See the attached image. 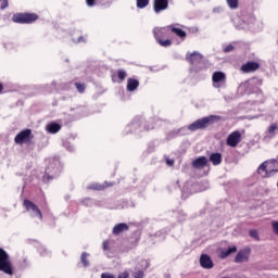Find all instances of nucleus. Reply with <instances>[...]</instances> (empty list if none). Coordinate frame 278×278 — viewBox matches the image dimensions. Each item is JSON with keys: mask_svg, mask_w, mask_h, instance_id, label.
<instances>
[{"mask_svg": "<svg viewBox=\"0 0 278 278\" xmlns=\"http://www.w3.org/2000/svg\"><path fill=\"white\" fill-rule=\"evenodd\" d=\"M153 35L160 47L168 48L173 45L170 39H166L170 37V26L155 27L153 29Z\"/></svg>", "mask_w": 278, "mask_h": 278, "instance_id": "nucleus-1", "label": "nucleus"}, {"mask_svg": "<svg viewBox=\"0 0 278 278\" xmlns=\"http://www.w3.org/2000/svg\"><path fill=\"white\" fill-rule=\"evenodd\" d=\"M223 117L219 115H210L203 118H200L188 126L189 131H197L199 129H207L210 125H214V123H218Z\"/></svg>", "mask_w": 278, "mask_h": 278, "instance_id": "nucleus-2", "label": "nucleus"}, {"mask_svg": "<svg viewBox=\"0 0 278 278\" xmlns=\"http://www.w3.org/2000/svg\"><path fill=\"white\" fill-rule=\"evenodd\" d=\"M275 173H278L277 160L265 161L257 168V174L265 179H267L268 177H273Z\"/></svg>", "mask_w": 278, "mask_h": 278, "instance_id": "nucleus-3", "label": "nucleus"}, {"mask_svg": "<svg viewBox=\"0 0 278 278\" xmlns=\"http://www.w3.org/2000/svg\"><path fill=\"white\" fill-rule=\"evenodd\" d=\"M60 173H62V163H60L58 159H52L46 168V174L42 179L45 182L51 181V179H55Z\"/></svg>", "mask_w": 278, "mask_h": 278, "instance_id": "nucleus-4", "label": "nucleus"}, {"mask_svg": "<svg viewBox=\"0 0 278 278\" xmlns=\"http://www.w3.org/2000/svg\"><path fill=\"white\" fill-rule=\"evenodd\" d=\"M144 121L141 117H136L132 122L126 127V134H138V131H150V129H155V126H142Z\"/></svg>", "mask_w": 278, "mask_h": 278, "instance_id": "nucleus-5", "label": "nucleus"}, {"mask_svg": "<svg viewBox=\"0 0 278 278\" xmlns=\"http://www.w3.org/2000/svg\"><path fill=\"white\" fill-rule=\"evenodd\" d=\"M0 270L5 275H14V268L12 267V262L10 261V255L5 250L0 248Z\"/></svg>", "mask_w": 278, "mask_h": 278, "instance_id": "nucleus-6", "label": "nucleus"}, {"mask_svg": "<svg viewBox=\"0 0 278 278\" xmlns=\"http://www.w3.org/2000/svg\"><path fill=\"white\" fill-rule=\"evenodd\" d=\"M13 23H34V21H38V15L36 13H17L12 17Z\"/></svg>", "mask_w": 278, "mask_h": 278, "instance_id": "nucleus-7", "label": "nucleus"}, {"mask_svg": "<svg viewBox=\"0 0 278 278\" xmlns=\"http://www.w3.org/2000/svg\"><path fill=\"white\" fill-rule=\"evenodd\" d=\"M24 207L26 212H29L31 216H38L40 220H42V212L40 208H38V205H36L34 202L29 200H24Z\"/></svg>", "mask_w": 278, "mask_h": 278, "instance_id": "nucleus-8", "label": "nucleus"}, {"mask_svg": "<svg viewBox=\"0 0 278 278\" xmlns=\"http://www.w3.org/2000/svg\"><path fill=\"white\" fill-rule=\"evenodd\" d=\"M213 87L223 88L227 83V75L223 72H215L212 76Z\"/></svg>", "mask_w": 278, "mask_h": 278, "instance_id": "nucleus-9", "label": "nucleus"}, {"mask_svg": "<svg viewBox=\"0 0 278 278\" xmlns=\"http://www.w3.org/2000/svg\"><path fill=\"white\" fill-rule=\"evenodd\" d=\"M241 141H242V134H240V131L238 130H235L230 135H228L226 144L228 147L236 148V146L240 144Z\"/></svg>", "mask_w": 278, "mask_h": 278, "instance_id": "nucleus-10", "label": "nucleus"}, {"mask_svg": "<svg viewBox=\"0 0 278 278\" xmlns=\"http://www.w3.org/2000/svg\"><path fill=\"white\" fill-rule=\"evenodd\" d=\"M14 140L15 144H25V142H29V140H31V129L22 130L15 136Z\"/></svg>", "mask_w": 278, "mask_h": 278, "instance_id": "nucleus-11", "label": "nucleus"}, {"mask_svg": "<svg viewBox=\"0 0 278 278\" xmlns=\"http://www.w3.org/2000/svg\"><path fill=\"white\" fill-rule=\"evenodd\" d=\"M187 61L191 63L192 66H199L203 61V55L197 51L187 54Z\"/></svg>", "mask_w": 278, "mask_h": 278, "instance_id": "nucleus-12", "label": "nucleus"}, {"mask_svg": "<svg viewBox=\"0 0 278 278\" xmlns=\"http://www.w3.org/2000/svg\"><path fill=\"white\" fill-rule=\"evenodd\" d=\"M249 255H251V249L240 250L235 257L236 264H242V262H249Z\"/></svg>", "mask_w": 278, "mask_h": 278, "instance_id": "nucleus-13", "label": "nucleus"}, {"mask_svg": "<svg viewBox=\"0 0 278 278\" xmlns=\"http://www.w3.org/2000/svg\"><path fill=\"white\" fill-rule=\"evenodd\" d=\"M153 10L155 14H160V12L168 10V0H153Z\"/></svg>", "mask_w": 278, "mask_h": 278, "instance_id": "nucleus-14", "label": "nucleus"}, {"mask_svg": "<svg viewBox=\"0 0 278 278\" xmlns=\"http://www.w3.org/2000/svg\"><path fill=\"white\" fill-rule=\"evenodd\" d=\"M200 266L202 268H205L206 270H211V268H214V262L212 261V257L207 254H202L200 256Z\"/></svg>", "mask_w": 278, "mask_h": 278, "instance_id": "nucleus-15", "label": "nucleus"}, {"mask_svg": "<svg viewBox=\"0 0 278 278\" xmlns=\"http://www.w3.org/2000/svg\"><path fill=\"white\" fill-rule=\"evenodd\" d=\"M260 68V63L255 61H249L241 66L242 73H255Z\"/></svg>", "mask_w": 278, "mask_h": 278, "instance_id": "nucleus-16", "label": "nucleus"}, {"mask_svg": "<svg viewBox=\"0 0 278 278\" xmlns=\"http://www.w3.org/2000/svg\"><path fill=\"white\" fill-rule=\"evenodd\" d=\"M278 132V124L273 123L270 126L267 128V131L265 132L264 140L268 142V140H273L275 136H277Z\"/></svg>", "mask_w": 278, "mask_h": 278, "instance_id": "nucleus-17", "label": "nucleus"}, {"mask_svg": "<svg viewBox=\"0 0 278 278\" xmlns=\"http://www.w3.org/2000/svg\"><path fill=\"white\" fill-rule=\"evenodd\" d=\"M207 163L208 161L205 156H199L194 159L191 164L197 170H201V168H205V166H207Z\"/></svg>", "mask_w": 278, "mask_h": 278, "instance_id": "nucleus-18", "label": "nucleus"}, {"mask_svg": "<svg viewBox=\"0 0 278 278\" xmlns=\"http://www.w3.org/2000/svg\"><path fill=\"white\" fill-rule=\"evenodd\" d=\"M129 231V225L126 223H119L113 227V236H121V233Z\"/></svg>", "mask_w": 278, "mask_h": 278, "instance_id": "nucleus-19", "label": "nucleus"}, {"mask_svg": "<svg viewBox=\"0 0 278 278\" xmlns=\"http://www.w3.org/2000/svg\"><path fill=\"white\" fill-rule=\"evenodd\" d=\"M138 86H140V81L136 78H128L126 90L128 92H135V90H138Z\"/></svg>", "mask_w": 278, "mask_h": 278, "instance_id": "nucleus-20", "label": "nucleus"}, {"mask_svg": "<svg viewBox=\"0 0 278 278\" xmlns=\"http://www.w3.org/2000/svg\"><path fill=\"white\" fill-rule=\"evenodd\" d=\"M210 162H212L213 166H219L223 163V154L212 153L210 155Z\"/></svg>", "mask_w": 278, "mask_h": 278, "instance_id": "nucleus-21", "label": "nucleus"}, {"mask_svg": "<svg viewBox=\"0 0 278 278\" xmlns=\"http://www.w3.org/2000/svg\"><path fill=\"white\" fill-rule=\"evenodd\" d=\"M169 34H176L178 38H186L187 34L184 29L177 28L175 25H169Z\"/></svg>", "mask_w": 278, "mask_h": 278, "instance_id": "nucleus-22", "label": "nucleus"}, {"mask_svg": "<svg viewBox=\"0 0 278 278\" xmlns=\"http://www.w3.org/2000/svg\"><path fill=\"white\" fill-rule=\"evenodd\" d=\"M48 134H58V131H60V129H62V125L58 124V123H50L47 125L46 127Z\"/></svg>", "mask_w": 278, "mask_h": 278, "instance_id": "nucleus-23", "label": "nucleus"}, {"mask_svg": "<svg viewBox=\"0 0 278 278\" xmlns=\"http://www.w3.org/2000/svg\"><path fill=\"white\" fill-rule=\"evenodd\" d=\"M238 251V248L236 245L228 248L227 250L223 251L220 254L222 260H225L231 255V253H236Z\"/></svg>", "mask_w": 278, "mask_h": 278, "instance_id": "nucleus-24", "label": "nucleus"}, {"mask_svg": "<svg viewBox=\"0 0 278 278\" xmlns=\"http://www.w3.org/2000/svg\"><path fill=\"white\" fill-rule=\"evenodd\" d=\"M88 257H90V254L84 252L80 256V262L81 264H84L85 268H87V266H90V262H88Z\"/></svg>", "mask_w": 278, "mask_h": 278, "instance_id": "nucleus-25", "label": "nucleus"}, {"mask_svg": "<svg viewBox=\"0 0 278 278\" xmlns=\"http://www.w3.org/2000/svg\"><path fill=\"white\" fill-rule=\"evenodd\" d=\"M226 1H227V5H228V8H230V10H238L239 0H226Z\"/></svg>", "mask_w": 278, "mask_h": 278, "instance_id": "nucleus-26", "label": "nucleus"}, {"mask_svg": "<svg viewBox=\"0 0 278 278\" xmlns=\"http://www.w3.org/2000/svg\"><path fill=\"white\" fill-rule=\"evenodd\" d=\"M147 5H149V0H137V8L140 10H143Z\"/></svg>", "mask_w": 278, "mask_h": 278, "instance_id": "nucleus-27", "label": "nucleus"}, {"mask_svg": "<svg viewBox=\"0 0 278 278\" xmlns=\"http://www.w3.org/2000/svg\"><path fill=\"white\" fill-rule=\"evenodd\" d=\"M117 77L122 81H125V78L127 77V72L125 70H118L117 71Z\"/></svg>", "mask_w": 278, "mask_h": 278, "instance_id": "nucleus-28", "label": "nucleus"}, {"mask_svg": "<svg viewBox=\"0 0 278 278\" xmlns=\"http://www.w3.org/2000/svg\"><path fill=\"white\" fill-rule=\"evenodd\" d=\"M76 89L78 92L84 93L86 91V85L81 83H75Z\"/></svg>", "mask_w": 278, "mask_h": 278, "instance_id": "nucleus-29", "label": "nucleus"}, {"mask_svg": "<svg viewBox=\"0 0 278 278\" xmlns=\"http://www.w3.org/2000/svg\"><path fill=\"white\" fill-rule=\"evenodd\" d=\"M105 187L99 184H93L89 186V190H103Z\"/></svg>", "mask_w": 278, "mask_h": 278, "instance_id": "nucleus-30", "label": "nucleus"}, {"mask_svg": "<svg viewBox=\"0 0 278 278\" xmlns=\"http://www.w3.org/2000/svg\"><path fill=\"white\" fill-rule=\"evenodd\" d=\"M250 237L254 238V240H260V233L255 229L250 230Z\"/></svg>", "mask_w": 278, "mask_h": 278, "instance_id": "nucleus-31", "label": "nucleus"}, {"mask_svg": "<svg viewBox=\"0 0 278 278\" xmlns=\"http://www.w3.org/2000/svg\"><path fill=\"white\" fill-rule=\"evenodd\" d=\"M271 228H273L274 233H276V236H278V220L271 222Z\"/></svg>", "mask_w": 278, "mask_h": 278, "instance_id": "nucleus-32", "label": "nucleus"}, {"mask_svg": "<svg viewBox=\"0 0 278 278\" xmlns=\"http://www.w3.org/2000/svg\"><path fill=\"white\" fill-rule=\"evenodd\" d=\"M39 253H40V255H41L42 257L49 255V252L47 251V248H45V247H41V248L39 249Z\"/></svg>", "mask_w": 278, "mask_h": 278, "instance_id": "nucleus-33", "label": "nucleus"}, {"mask_svg": "<svg viewBox=\"0 0 278 278\" xmlns=\"http://www.w3.org/2000/svg\"><path fill=\"white\" fill-rule=\"evenodd\" d=\"M134 278H144V271L138 270L132 275Z\"/></svg>", "mask_w": 278, "mask_h": 278, "instance_id": "nucleus-34", "label": "nucleus"}, {"mask_svg": "<svg viewBox=\"0 0 278 278\" xmlns=\"http://www.w3.org/2000/svg\"><path fill=\"white\" fill-rule=\"evenodd\" d=\"M230 51H233V45H228L224 48V53H230Z\"/></svg>", "mask_w": 278, "mask_h": 278, "instance_id": "nucleus-35", "label": "nucleus"}, {"mask_svg": "<svg viewBox=\"0 0 278 278\" xmlns=\"http://www.w3.org/2000/svg\"><path fill=\"white\" fill-rule=\"evenodd\" d=\"M101 278H116V276H114V274L111 273H102Z\"/></svg>", "mask_w": 278, "mask_h": 278, "instance_id": "nucleus-36", "label": "nucleus"}, {"mask_svg": "<svg viewBox=\"0 0 278 278\" xmlns=\"http://www.w3.org/2000/svg\"><path fill=\"white\" fill-rule=\"evenodd\" d=\"M103 251H110V241H104L102 243Z\"/></svg>", "mask_w": 278, "mask_h": 278, "instance_id": "nucleus-37", "label": "nucleus"}, {"mask_svg": "<svg viewBox=\"0 0 278 278\" xmlns=\"http://www.w3.org/2000/svg\"><path fill=\"white\" fill-rule=\"evenodd\" d=\"M86 3L88 5V8H94L96 5V0H86Z\"/></svg>", "mask_w": 278, "mask_h": 278, "instance_id": "nucleus-38", "label": "nucleus"}, {"mask_svg": "<svg viewBox=\"0 0 278 278\" xmlns=\"http://www.w3.org/2000/svg\"><path fill=\"white\" fill-rule=\"evenodd\" d=\"M0 1H2L1 10H5V8H8V5H9L8 0H0Z\"/></svg>", "mask_w": 278, "mask_h": 278, "instance_id": "nucleus-39", "label": "nucleus"}, {"mask_svg": "<svg viewBox=\"0 0 278 278\" xmlns=\"http://www.w3.org/2000/svg\"><path fill=\"white\" fill-rule=\"evenodd\" d=\"M166 164H167V166H173L175 164V161L170 160V159H167Z\"/></svg>", "mask_w": 278, "mask_h": 278, "instance_id": "nucleus-40", "label": "nucleus"}, {"mask_svg": "<svg viewBox=\"0 0 278 278\" xmlns=\"http://www.w3.org/2000/svg\"><path fill=\"white\" fill-rule=\"evenodd\" d=\"M128 277H129V274L127 273H123L118 275V278H128Z\"/></svg>", "mask_w": 278, "mask_h": 278, "instance_id": "nucleus-41", "label": "nucleus"}, {"mask_svg": "<svg viewBox=\"0 0 278 278\" xmlns=\"http://www.w3.org/2000/svg\"><path fill=\"white\" fill-rule=\"evenodd\" d=\"M78 42H86V40L84 39V37H79Z\"/></svg>", "mask_w": 278, "mask_h": 278, "instance_id": "nucleus-42", "label": "nucleus"}, {"mask_svg": "<svg viewBox=\"0 0 278 278\" xmlns=\"http://www.w3.org/2000/svg\"><path fill=\"white\" fill-rule=\"evenodd\" d=\"M3 91V85L0 84V92Z\"/></svg>", "mask_w": 278, "mask_h": 278, "instance_id": "nucleus-43", "label": "nucleus"}, {"mask_svg": "<svg viewBox=\"0 0 278 278\" xmlns=\"http://www.w3.org/2000/svg\"><path fill=\"white\" fill-rule=\"evenodd\" d=\"M258 94H260V97H264V93H262V91H260V93H258Z\"/></svg>", "mask_w": 278, "mask_h": 278, "instance_id": "nucleus-44", "label": "nucleus"}, {"mask_svg": "<svg viewBox=\"0 0 278 278\" xmlns=\"http://www.w3.org/2000/svg\"><path fill=\"white\" fill-rule=\"evenodd\" d=\"M213 12H218V9H214Z\"/></svg>", "mask_w": 278, "mask_h": 278, "instance_id": "nucleus-45", "label": "nucleus"}, {"mask_svg": "<svg viewBox=\"0 0 278 278\" xmlns=\"http://www.w3.org/2000/svg\"><path fill=\"white\" fill-rule=\"evenodd\" d=\"M200 70H201V67L195 68V71H200Z\"/></svg>", "mask_w": 278, "mask_h": 278, "instance_id": "nucleus-46", "label": "nucleus"}, {"mask_svg": "<svg viewBox=\"0 0 278 278\" xmlns=\"http://www.w3.org/2000/svg\"><path fill=\"white\" fill-rule=\"evenodd\" d=\"M197 186H199V185H193L194 188H197Z\"/></svg>", "mask_w": 278, "mask_h": 278, "instance_id": "nucleus-47", "label": "nucleus"}]
</instances>
